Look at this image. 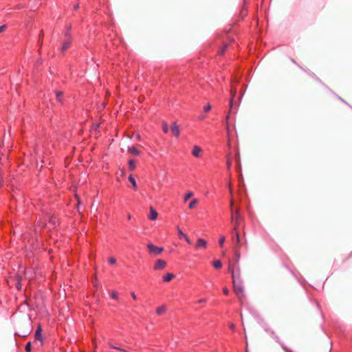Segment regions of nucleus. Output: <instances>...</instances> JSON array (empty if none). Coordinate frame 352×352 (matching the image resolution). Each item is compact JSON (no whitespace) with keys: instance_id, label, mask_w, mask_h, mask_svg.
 <instances>
[{"instance_id":"f257e3e1","label":"nucleus","mask_w":352,"mask_h":352,"mask_svg":"<svg viewBox=\"0 0 352 352\" xmlns=\"http://www.w3.org/2000/svg\"><path fill=\"white\" fill-rule=\"evenodd\" d=\"M233 287L234 292L240 300L244 298V290L241 278H237L236 274H233Z\"/></svg>"},{"instance_id":"f03ea898","label":"nucleus","mask_w":352,"mask_h":352,"mask_svg":"<svg viewBox=\"0 0 352 352\" xmlns=\"http://www.w3.org/2000/svg\"><path fill=\"white\" fill-rule=\"evenodd\" d=\"M231 220L234 224V228H239L241 221L242 220V216L239 212V210L237 209L236 211L232 210Z\"/></svg>"},{"instance_id":"7ed1b4c3","label":"nucleus","mask_w":352,"mask_h":352,"mask_svg":"<svg viewBox=\"0 0 352 352\" xmlns=\"http://www.w3.org/2000/svg\"><path fill=\"white\" fill-rule=\"evenodd\" d=\"M146 246L149 254L153 256L160 255L164 251V248L162 247L156 246L151 243H148Z\"/></svg>"},{"instance_id":"20e7f679","label":"nucleus","mask_w":352,"mask_h":352,"mask_svg":"<svg viewBox=\"0 0 352 352\" xmlns=\"http://www.w3.org/2000/svg\"><path fill=\"white\" fill-rule=\"evenodd\" d=\"M232 240L234 243L236 248H239L241 246L239 228H233V230L232 232Z\"/></svg>"},{"instance_id":"39448f33","label":"nucleus","mask_w":352,"mask_h":352,"mask_svg":"<svg viewBox=\"0 0 352 352\" xmlns=\"http://www.w3.org/2000/svg\"><path fill=\"white\" fill-rule=\"evenodd\" d=\"M228 270L232 274V278L233 279V272L235 274L237 278H241L240 269L237 263H230L228 266Z\"/></svg>"},{"instance_id":"423d86ee","label":"nucleus","mask_w":352,"mask_h":352,"mask_svg":"<svg viewBox=\"0 0 352 352\" xmlns=\"http://www.w3.org/2000/svg\"><path fill=\"white\" fill-rule=\"evenodd\" d=\"M166 265L167 263L166 261L162 258H158L155 261L153 270L155 271L162 270L166 268Z\"/></svg>"},{"instance_id":"0eeeda50","label":"nucleus","mask_w":352,"mask_h":352,"mask_svg":"<svg viewBox=\"0 0 352 352\" xmlns=\"http://www.w3.org/2000/svg\"><path fill=\"white\" fill-rule=\"evenodd\" d=\"M72 36L71 35L67 32L66 34H65V40H64V42L63 43V46H62V48H61V50L63 52H65L67 49H69L71 46V44H72Z\"/></svg>"},{"instance_id":"6e6552de","label":"nucleus","mask_w":352,"mask_h":352,"mask_svg":"<svg viewBox=\"0 0 352 352\" xmlns=\"http://www.w3.org/2000/svg\"><path fill=\"white\" fill-rule=\"evenodd\" d=\"M207 247H208V242L202 238L197 239V240L194 245V248L195 250H200V249L205 250L207 248Z\"/></svg>"},{"instance_id":"1a4fd4ad","label":"nucleus","mask_w":352,"mask_h":352,"mask_svg":"<svg viewBox=\"0 0 352 352\" xmlns=\"http://www.w3.org/2000/svg\"><path fill=\"white\" fill-rule=\"evenodd\" d=\"M192 155L196 158H200L203 155L204 151L199 146L195 145L192 148Z\"/></svg>"},{"instance_id":"9d476101","label":"nucleus","mask_w":352,"mask_h":352,"mask_svg":"<svg viewBox=\"0 0 352 352\" xmlns=\"http://www.w3.org/2000/svg\"><path fill=\"white\" fill-rule=\"evenodd\" d=\"M158 212L157 210L152 206L149 208V214L147 216V218L150 221H155L157 219Z\"/></svg>"},{"instance_id":"9b49d317","label":"nucleus","mask_w":352,"mask_h":352,"mask_svg":"<svg viewBox=\"0 0 352 352\" xmlns=\"http://www.w3.org/2000/svg\"><path fill=\"white\" fill-rule=\"evenodd\" d=\"M42 328L41 325H38L34 335L35 340H39L41 342L43 341V336H42Z\"/></svg>"},{"instance_id":"f8f14e48","label":"nucleus","mask_w":352,"mask_h":352,"mask_svg":"<svg viewBox=\"0 0 352 352\" xmlns=\"http://www.w3.org/2000/svg\"><path fill=\"white\" fill-rule=\"evenodd\" d=\"M170 130H171V132L175 136V137H179V134H180V131H179V126L178 125L176 124V123H173L171 126H170Z\"/></svg>"},{"instance_id":"ddd939ff","label":"nucleus","mask_w":352,"mask_h":352,"mask_svg":"<svg viewBox=\"0 0 352 352\" xmlns=\"http://www.w3.org/2000/svg\"><path fill=\"white\" fill-rule=\"evenodd\" d=\"M167 310V307L166 305H161V306H159L156 308V314L158 315V316H162L163 314H164L166 313Z\"/></svg>"},{"instance_id":"4468645a","label":"nucleus","mask_w":352,"mask_h":352,"mask_svg":"<svg viewBox=\"0 0 352 352\" xmlns=\"http://www.w3.org/2000/svg\"><path fill=\"white\" fill-rule=\"evenodd\" d=\"M175 274L173 273H167L162 277L163 281L168 283L172 280L175 278Z\"/></svg>"},{"instance_id":"2eb2a0df","label":"nucleus","mask_w":352,"mask_h":352,"mask_svg":"<svg viewBox=\"0 0 352 352\" xmlns=\"http://www.w3.org/2000/svg\"><path fill=\"white\" fill-rule=\"evenodd\" d=\"M128 152L131 154L138 156L140 155V151L135 146H131L128 148Z\"/></svg>"},{"instance_id":"dca6fc26","label":"nucleus","mask_w":352,"mask_h":352,"mask_svg":"<svg viewBox=\"0 0 352 352\" xmlns=\"http://www.w3.org/2000/svg\"><path fill=\"white\" fill-rule=\"evenodd\" d=\"M198 204H199V199L197 198H194L189 203L188 208L190 210L194 209Z\"/></svg>"},{"instance_id":"f3484780","label":"nucleus","mask_w":352,"mask_h":352,"mask_svg":"<svg viewBox=\"0 0 352 352\" xmlns=\"http://www.w3.org/2000/svg\"><path fill=\"white\" fill-rule=\"evenodd\" d=\"M129 181L132 184L134 190H137L138 186H137L136 181L132 175H129Z\"/></svg>"},{"instance_id":"a211bd4d","label":"nucleus","mask_w":352,"mask_h":352,"mask_svg":"<svg viewBox=\"0 0 352 352\" xmlns=\"http://www.w3.org/2000/svg\"><path fill=\"white\" fill-rule=\"evenodd\" d=\"M212 265L215 269H220L222 267V263L220 260H215L213 261Z\"/></svg>"},{"instance_id":"6ab92c4d","label":"nucleus","mask_w":352,"mask_h":352,"mask_svg":"<svg viewBox=\"0 0 352 352\" xmlns=\"http://www.w3.org/2000/svg\"><path fill=\"white\" fill-rule=\"evenodd\" d=\"M193 196V193L191 191H188L184 195V202H187V201Z\"/></svg>"},{"instance_id":"aec40b11","label":"nucleus","mask_w":352,"mask_h":352,"mask_svg":"<svg viewBox=\"0 0 352 352\" xmlns=\"http://www.w3.org/2000/svg\"><path fill=\"white\" fill-rule=\"evenodd\" d=\"M129 168L131 170H133L135 168V161L133 160H130L129 161Z\"/></svg>"},{"instance_id":"412c9836","label":"nucleus","mask_w":352,"mask_h":352,"mask_svg":"<svg viewBox=\"0 0 352 352\" xmlns=\"http://www.w3.org/2000/svg\"><path fill=\"white\" fill-rule=\"evenodd\" d=\"M227 47H228L227 44L223 45L218 51V52H217L218 55H223L225 53V52L226 51Z\"/></svg>"},{"instance_id":"4be33fe9","label":"nucleus","mask_w":352,"mask_h":352,"mask_svg":"<svg viewBox=\"0 0 352 352\" xmlns=\"http://www.w3.org/2000/svg\"><path fill=\"white\" fill-rule=\"evenodd\" d=\"M56 99L59 102H63V92L62 91H56Z\"/></svg>"},{"instance_id":"5701e85b","label":"nucleus","mask_w":352,"mask_h":352,"mask_svg":"<svg viewBox=\"0 0 352 352\" xmlns=\"http://www.w3.org/2000/svg\"><path fill=\"white\" fill-rule=\"evenodd\" d=\"M177 232H178L179 238L180 239H184L187 235L179 228H177Z\"/></svg>"},{"instance_id":"b1692460","label":"nucleus","mask_w":352,"mask_h":352,"mask_svg":"<svg viewBox=\"0 0 352 352\" xmlns=\"http://www.w3.org/2000/svg\"><path fill=\"white\" fill-rule=\"evenodd\" d=\"M225 241H226L225 236H221L219 239V244L221 248L223 247V244L225 243Z\"/></svg>"},{"instance_id":"393cba45","label":"nucleus","mask_w":352,"mask_h":352,"mask_svg":"<svg viewBox=\"0 0 352 352\" xmlns=\"http://www.w3.org/2000/svg\"><path fill=\"white\" fill-rule=\"evenodd\" d=\"M111 297L115 300H118V294L116 291H113L111 294Z\"/></svg>"},{"instance_id":"a878e982","label":"nucleus","mask_w":352,"mask_h":352,"mask_svg":"<svg viewBox=\"0 0 352 352\" xmlns=\"http://www.w3.org/2000/svg\"><path fill=\"white\" fill-rule=\"evenodd\" d=\"M108 261L109 264L114 265L116 263V259L115 257L111 256L109 258Z\"/></svg>"},{"instance_id":"bb28decb","label":"nucleus","mask_w":352,"mask_h":352,"mask_svg":"<svg viewBox=\"0 0 352 352\" xmlns=\"http://www.w3.org/2000/svg\"><path fill=\"white\" fill-rule=\"evenodd\" d=\"M211 110V105L210 103H208L204 107V111L205 112H208Z\"/></svg>"},{"instance_id":"cd10ccee","label":"nucleus","mask_w":352,"mask_h":352,"mask_svg":"<svg viewBox=\"0 0 352 352\" xmlns=\"http://www.w3.org/2000/svg\"><path fill=\"white\" fill-rule=\"evenodd\" d=\"M25 349L26 352L31 351V343L30 342L26 344Z\"/></svg>"},{"instance_id":"c85d7f7f","label":"nucleus","mask_w":352,"mask_h":352,"mask_svg":"<svg viewBox=\"0 0 352 352\" xmlns=\"http://www.w3.org/2000/svg\"><path fill=\"white\" fill-rule=\"evenodd\" d=\"M206 302H207V299L205 298H200L197 300V303H199V304L206 303Z\"/></svg>"},{"instance_id":"c756f323","label":"nucleus","mask_w":352,"mask_h":352,"mask_svg":"<svg viewBox=\"0 0 352 352\" xmlns=\"http://www.w3.org/2000/svg\"><path fill=\"white\" fill-rule=\"evenodd\" d=\"M163 131L165 133H167L168 131V127L167 126V124H164L163 126Z\"/></svg>"},{"instance_id":"7c9ffc66","label":"nucleus","mask_w":352,"mask_h":352,"mask_svg":"<svg viewBox=\"0 0 352 352\" xmlns=\"http://www.w3.org/2000/svg\"><path fill=\"white\" fill-rule=\"evenodd\" d=\"M184 239L188 244H189V245L191 244V241H190V238L188 236V235H186V237H184Z\"/></svg>"},{"instance_id":"2f4dec72","label":"nucleus","mask_w":352,"mask_h":352,"mask_svg":"<svg viewBox=\"0 0 352 352\" xmlns=\"http://www.w3.org/2000/svg\"><path fill=\"white\" fill-rule=\"evenodd\" d=\"M109 346H110V347H111V348H113V349L120 350V351H125V350H124V349H121V348H120V347L114 346H113V345H111V344H109Z\"/></svg>"},{"instance_id":"473e14b6","label":"nucleus","mask_w":352,"mask_h":352,"mask_svg":"<svg viewBox=\"0 0 352 352\" xmlns=\"http://www.w3.org/2000/svg\"><path fill=\"white\" fill-rule=\"evenodd\" d=\"M223 293L225 294V295H228L229 294V289L226 287L223 288Z\"/></svg>"},{"instance_id":"72a5a7b5","label":"nucleus","mask_w":352,"mask_h":352,"mask_svg":"<svg viewBox=\"0 0 352 352\" xmlns=\"http://www.w3.org/2000/svg\"><path fill=\"white\" fill-rule=\"evenodd\" d=\"M230 205L231 210H233L234 201L232 199H230Z\"/></svg>"},{"instance_id":"f704fd0d","label":"nucleus","mask_w":352,"mask_h":352,"mask_svg":"<svg viewBox=\"0 0 352 352\" xmlns=\"http://www.w3.org/2000/svg\"><path fill=\"white\" fill-rule=\"evenodd\" d=\"M6 28V25H1L0 26V33L3 32Z\"/></svg>"},{"instance_id":"c9c22d12","label":"nucleus","mask_w":352,"mask_h":352,"mask_svg":"<svg viewBox=\"0 0 352 352\" xmlns=\"http://www.w3.org/2000/svg\"><path fill=\"white\" fill-rule=\"evenodd\" d=\"M206 118V116H204V115H201V116H199L198 117V119H199V120H204V119H205Z\"/></svg>"},{"instance_id":"e433bc0d","label":"nucleus","mask_w":352,"mask_h":352,"mask_svg":"<svg viewBox=\"0 0 352 352\" xmlns=\"http://www.w3.org/2000/svg\"><path fill=\"white\" fill-rule=\"evenodd\" d=\"M131 295L133 300H137V296L134 292H131Z\"/></svg>"},{"instance_id":"4c0bfd02","label":"nucleus","mask_w":352,"mask_h":352,"mask_svg":"<svg viewBox=\"0 0 352 352\" xmlns=\"http://www.w3.org/2000/svg\"><path fill=\"white\" fill-rule=\"evenodd\" d=\"M16 287L19 290L21 289V284L20 283H18L16 285Z\"/></svg>"},{"instance_id":"58836bf2","label":"nucleus","mask_w":352,"mask_h":352,"mask_svg":"<svg viewBox=\"0 0 352 352\" xmlns=\"http://www.w3.org/2000/svg\"><path fill=\"white\" fill-rule=\"evenodd\" d=\"M136 138H137L138 140H140V138H140V134H137Z\"/></svg>"},{"instance_id":"ea45409f","label":"nucleus","mask_w":352,"mask_h":352,"mask_svg":"<svg viewBox=\"0 0 352 352\" xmlns=\"http://www.w3.org/2000/svg\"><path fill=\"white\" fill-rule=\"evenodd\" d=\"M230 107H232V99L230 101Z\"/></svg>"},{"instance_id":"a19ab883","label":"nucleus","mask_w":352,"mask_h":352,"mask_svg":"<svg viewBox=\"0 0 352 352\" xmlns=\"http://www.w3.org/2000/svg\"><path fill=\"white\" fill-rule=\"evenodd\" d=\"M227 164H228V168L230 166V162L229 161L227 162Z\"/></svg>"},{"instance_id":"79ce46f5","label":"nucleus","mask_w":352,"mask_h":352,"mask_svg":"<svg viewBox=\"0 0 352 352\" xmlns=\"http://www.w3.org/2000/svg\"><path fill=\"white\" fill-rule=\"evenodd\" d=\"M230 328H231V329H234V325L233 324H232L230 325Z\"/></svg>"},{"instance_id":"37998d69","label":"nucleus","mask_w":352,"mask_h":352,"mask_svg":"<svg viewBox=\"0 0 352 352\" xmlns=\"http://www.w3.org/2000/svg\"><path fill=\"white\" fill-rule=\"evenodd\" d=\"M229 188H230V192L232 195V190H231V188H230V184H229Z\"/></svg>"},{"instance_id":"c03bdc74","label":"nucleus","mask_w":352,"mask_h":352,"mask_svg":"<svg viewBox=\"0 0 352 352\" xmlns=\"http://www.w3.org/2000/svg\"><path fill=\"white\" fill-rule=\"evenodd\" d=\"M128 219H131V216H130V215H129V216H128Z\"/></svg>"}]
</instances>
